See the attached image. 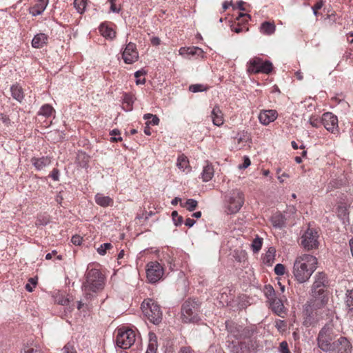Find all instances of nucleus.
Masks as SVG:
<instances>
[{"label": "nucleus", "instance_id": "obj_47", "mask_svg": "<svg viewBox=\"0 0 353 353\" xmlns=\"http://www.w3.org/2000/svg\"><path fill=\"white\" fill-rule=\"evenodd\" d=\"M309 122H310V125L314 128H319L320 126L321 123H322L321 120L319 121L318 119V118L314 116H312L310 118Z\"/></svg>", "mask_w": 353, "mask_h": 353}, {"label": "nucleus", "instance_id": "obj_21", "mask_svg": "<svg viewBox=\"0 0 353 353\" xmlns=\"http://www.w3.org/2000/svg\"><path fill=\"white\" fill-rule=\"evenodd\" d=\"M31 162L37 170H41L51 163V160L48 157H43L41 158H32Z\"/></svg>", "mask_w": 353, "mask_h": 353}, {"label": "nucleus", "instance_id": "obj_40", "mask_svg": "<svg viewBox=\"0 0 353 353\" xmlns=\"http://www.w3.org/2000/svg\"><path fill=\"white\" fill-rule=\"evenodd\" d=\"M134 97L132 94H125L123 98V102L124 103H126L128 105V108L129 110H132V105L134 103Z\"/></svg>", "mask_w": 353, "mask_h": 353}, {"label": "nucleus", "instance_id": "obj_11", "mask_svg": "<svg viewBox=\"0 0 353 353\" xmlns=\"http://www.w3.org/2000/svg\"><path fill=\"white\" fill-rule=\"evenodd\" d=\"M147 268V278L150 283H156L163 275V269L160 263L158 262H150L148 264Z\"/></svg>", "mask_w": 353, "mask_h": 353}, {"label": "nucleus", "instance_id": "obj_59", "mask_svg": "<svg viewBox=\"0 0 353 353\" xmlns=\"http://www.w3.org/2000/svg\"><path fill=\"white\" fill-rule=\"evenodd\" d=\"M194 223H195V221L190 218H188L185 222V225L189 228L193 226Z\"/></svg>", "mask_w": 353, "mask_h": 353}, {"label": "nucleus", "instance_id": "obj_34", "mask_svg": "<svg viewBox=\"0 0 353 353\" xmlns=\"http://www.w3.org/2000/svg\"><path fill=\"white\" fill-rule=\"evenodd\" d=\"M197 204L198 203L196 200L190 199H188L184 205L181 203V205L185 207L188 211L192 212L196 209Z\"/></svg>", "mask_w": 353, "mask_h": 353}, {"label": "nucleus", "instance_id": "obj_38", "mask_svg": "<svg viewBox=\"0 0 353 353\" xmlns=\"http://www.w3.org/2000/svg\"><path fill=\"white\" fill-rule=\"evenodd\" d=\"M50 222V217L47 215H39L35 222L37 226L46 225Z\"/></svg>", "mask_w": 353, "mask_h": 353}, {"label": "nucleus", "instance_id": "obj_54", "mask_svg": "<svg viewBox=\"0 0 353 353\" xmlns=\"http://www.w3.org/2000/svg\"><path fill=\"white\" fill-rule=\"evenodd\" d=\"M59 172L57 169H53V170L52 171V173L50 174V176L52 178V179L54 181H58L59 180Z\"/></svg>", "mask_w": 353, "mask_h": 353}, {"label": "nucleus", "instance_id": "obj_3", "mask_svg": "<svg viewBox=\"0 0 353 353\" xmlns=\"http://www.w3.org/2000/svg\"><path fill=\"white\" fill-rule=\"evenodd\" d=\"M328 301V296L324 290H318L316 293H312V298L305 305V314L306 319L305 323L312 324L315 320L316 311L324 307Z\"/></svg>", "mask_w": 353, "mask_h": 353}, {"label": "nucleus", "instance_id": "obj_22", "mask_svg": "<svg viewBox=\"0 0 353 353\" xmlns=\"http://www.w3.org/2000/svg\"><path fill=\"white\" fill-rule=\"evenodd\" d=\"M47 39V36L45 34H37L32 41V46L35 48H41L46 43Z\"/></svg>", "mask_w": 353, "mask_h": 353}, {"label": "nucleus", "instance_id": "obj_4", "mask_svg": "<svg viewBox=\"0 0 353 353\" xmlns=\"http://www.w3.org/2000/svg\"><path fill=\"white\" fill-rule=\"evenodd\" d=\"M200 304L194 299L186 300L181 307V319L183 323H196L199 321Z\"/></svg>", "mask_w": 353, "mask_h": 353}, {"label": "nucleus", "instance_id": "obj_57", "mask_svg": "<svg viewBox=\"0 0 353 353\" xmlns=\"http://www.w3.org/2000/svg\"><path fill=\"white\" fill-rule=\"evenodd\" d=\"M267 294H268V297H274L275 296V294H274V290L273 289L272 287L270 286L269 288H267Z\"/></svg>", "mask_w": 353, "mask_h": 353}, {"label": "nucleus", "instance_id": "obj_29", "mask_svg": "<svg viewBox=\"0 0 353 353\" xmlns=\"http://www.w3.org/2000/svg\"><path fill=\"white\" fill-rule=\"evenodd\" d=\"M12 96L17 101L21 102L23 99L22 88L19 85H12L11 87Z\"/></svg>", "mask_w": 353, "mask_h": 353}, {"label": "nucleus", "instance_id": "obj_30", "mask_svg": "<svg viewBox=\"0 0 353 353\" xmlns=\"http://www.w3.org/2000/svg\"><path fill=\"white\" fill-rule=\"evenodd\" d=\"M275 250L273 248H270L265 256H264L263 261L265 263L271 265L274 260Z\"/></svg>", "mask_w": 353, "mask_h": 353}, {"label": "nucleus", "instance_id": "obj_31", "mask_svg": "<svg viewBox=\"0 0 353 353\" xmlns=\"http://www.w3.org/2000/svg\"><path fill=\"white\" fill-rule=\"evenodd\" d=\"M87 5V0H74V6L80 14H83Z\"/></svg>", "mask_w": 353, "mask_h": 353}, {"label": "nucleus", "instance_id": "obj_15", "mask_svg": "<svg viewBox=\"0 0 353 353\" xmlns=\"http://www.w3.org/2000/svg\"><path fill=\"white\" fill-rule=\"evenodd\" d=\"M278 114L275 110H263L259 115L260 122L263 125H268L277 118Z\"/></svg>", "mask_w": 353, "mask_h": 353}, {"label": "nucleus", "instance_id": "obj_2", "mask_svg": "<svg viewBox=\"0 0 353 353\" xmlns=\"http://www.w3.org/2000/svg\"><path fill=\"white\" fill-rule=\"evenodd\" d=\"M85 280L82 284L85 299H91L94 294L102 290L105 286V278L97 269L88 270L85 274Z\"/></svg>", "mask_w": 353, "mask_h": 353}, {"label": "nucleus", "instance_id": "obj_24", "mask_svg": "<svg viewBox=\"0 0 353 353\" xmlns=\"http://www.w3.org/2000/svg\"><path fill=\"white\" fill-rule=\"evenodd\" d=\"M99 31L101 35L107 39H113L116 37V32L105 23L100 26Z\"/></svg>", "mask_w": 353, "mask_h": 353}, {"label": "nucleus", "instance_id": "obj_20", "mask_svg": "<svg viewBox=\"0 0 353 353\" xmlns=\"http://www.w3.org/2000/svg\"><path fill=\"white\" fill-rule=\"evenodd\" d=\"M235 139L237 140V148L239 150L242 149L247 144L250 143V136L248 132H242L237 134L235 137Z\"/></svg>", "mask_w": 353, "mask_h": 353}, {"label": "nucleus", "instance_id": "obj_18", "mask_svg": "<svg viewBox=\"0 0 353 353\" xmlns=\"http://www.w3.org/2000/svg\"><path fill=\"white\" fill-rule=\"evenodd\" d=\"M214 125L221 126L223 123V114L219 106H214L211 112Z\"/></svg>", "mask_w": 353, "mask_h": 353}, {"label": "nucleus", "instance_id": "obj_36", "mask_svg": "<svg viewBox=\"0 0 353 353\" xmlns=\"http://www.w3.org/2000/svg\"><path fill=\"white\" fill-rule=\"evenodd\" d=\"M208 88V86L203 84H193L189 86V90L192 92L205 91Z\"/></svg>", "mask_w": 353, "mask_h": 353}, {"label": "nucleus", "instance_id": "obj_53", "mask_svg": "<svg viewBox=\"0 0 353 353\" xmlns=\"http://www.w3.org/2000/svg\"><path fill=\"white\" fill-rule=\"evenodd\" d=\"M82 238L79 236H73L72 237L71 241L74 245H79L81 243Z\"/></svg>", "mask_w": 353, "mask_h": 353}, {"label": "nucleus", "instance_id": "obj_6", "mask_svg": "<svg viewBox=\"0 0 353 353\" xmlns=\"http://www.w3.org/2000/svg\"><path fill=\"white\" fill-rule=\"evenodd\" d=\"M336 340L333 330L328 327H323L317 337L318 347L323 352H331L333 341Z\"/></svg>", "mask_w": 353, "mask_h": 353}, {"label": "nucleus", "instance_id": "obj_9", "mask_svg": "<svg viewBox=\"0 0 353 353\" xmlns=\"http://www.w3.org/2000/svg\"><path fill=\"white\" fill-rule=\"evenodd\" d=\"M244 194L239 190H234L228 199L229 214H235L239 211L244 203Z\"/></svg>", "mask_w": 353, "mask_h": 353}, {"label": "nucleus", "instance_id": "obj_27", "mask_svg": "<svg viewBox=\"0 0 353 353\" xmlns=\"http://www.w3.org/2000/svg\"><path fill=\"white\" fill-rule=\"evenodd\" d=\"M149 338V344L148 346L146 353H156V350L157 348V336L154 334L150 333Z\"/></svg>", "mask_w": 353, "mask_h": 353}, {"label": "nucleus", "instance_id": "obj_16", "mask_svg": "<svg viewBox=\"0 0 353 353\" xmlns=\"http://www.w3.org/2000/svg\"><path fill=\"white\" fill-rule=\"evenodd\" d=\"M327 285V280L326 275L323 272H318L315 276V281L314 282L312 288V293H316L318 290H324V288Z\"/></svg>", "mask_w": 353, "mask_h": 353}, {"label": "nucleus", "instance_id": "obj_28", "mask_svg": "<svg viewBox=\"0 0 353 353\" xmlns=\"http://www.w3.org/2000/svg\"><path fill=\"white\" fill-rule=\"evenodd\" d=\"M276 28L273 23L265 21L261 25V32L265 34H272L275 32Z\"/></svg>", "mask_w": 353, "mask_h": 353}, {"label": "nucleus", "instance_id": "obj_17", "mask_svg": "<svg viewBox=\"0 0 353 353\" xmlns=\"http://www.w3.org/2000/svg\"><path fill=\"white\" fill-rule=\"evenodd\" d=\"M49 0H37L36 3L30 8V13L32 16L41 14L46 8Z\"/></svg>", "mask_w": 353, "mask_h": 353}, {"label": "nucleus", "instance_id": "obj_41", "mask_svg": "<svg viewBox=\"0 0 353 353\" xmlns=\"http://www.w3.org/2000/svg\"><path fill=\"white\" fill-rule=\"evenodd\" d=\"M172 217L174 224L176 226L181 225L183 223V217L179 215L176 211H173L172 212Z\"/></svg>", "mask_w": 353, "mask_h": 353}, {"label": "nucleus", "instance_id": "obj_48", "mask_svg": "<svg viewBox=\"0 0 353 353\" xmlns=\"http://www.w3.org/2000/svg\"><path fill=\"white\" fill-rule=\"evenodd\" d=\"M202 52H203V50L198 47L187 48V54H191V55L200 54Z\"/></svg>", "mask_w": 353, "mask_h": 353}, {"label": "nucleus", "instance_id": "obj_56", "mask_svg": "<svg viewBox=\"0 0 353 353\" xmlns=\"http://www.w3.org/2000/svg\"><path fill=\"white\" fill-rule=\"evenodd\" d=\"M178 353H194L190 347H182Z\"/></svg>", "mask_w": 353, "mask_h": 353}, {"label": "nucleus", "instance_id": "obj_13", "mask_svg": "<svg viewBox=\"0 0 353 353\" xmlns=\"http://www.w3.org/2000/svg\"><path fill=\"white\" fill-rule=\"evenodd\" d=\"M122 58L128 64L133 63L138 60L139 53L135 43L130 42L126 45L122 53Z\"/></svg>", "mask_w": 353, "mask_h": 353}, {"label": "nucleus", "instance_id": "obj_37", "mask_svg": "<svg viewBox=\"0 0 353 353\" xmlns=\"http://www.w3.org/2000/svg\"><path fill=\"white\" fill-rule=\"evenodd\" d=\"M53 110V108L51 105L46 104L41 107L39 114L45 117H49L52 114Z\"/></svg>", "mask_w": 353, "mask_h": 353}, {"label": "nucleus", "instance_id": "obj_60", "mask_svg": "<svg viewBox=\"0 0 353 353\" xmlns=\"http://www.w3.org/2000/svg\"><path fill=\"white\" fill-rule=\"evenodd\" d=\"M161 40L159 37H152L151 39V43L154 46H158L160 44Z\"/></svg>", "mask_w": 353, "mask_h": 353}, {"label": "nucleus", "instance_id": "obj_64", "mask_svg": "<svg viewBox=\"0 0 353 353\" xmlns=\"http://www.w3.org/2000/svg\"><path fill=\"white\" fill-rule=\"evenodd\" d=\"M349 244H350V247L351 254L353 256V238L350 240Z\"/></svg>", "mask_w": 353, "mask_h": 353}, {"label": "nucleus", "instance_id": "obj_63", "mask_svg": "<svg viewBox=\"0 0 353 353\" xmlns=\"http://www.w3.org/2000/svg\"><path fill=\"white\" fill-rule=\"evenodd\" d=\"M144 133L147 135L151 134V130H150V128L149 127V125H146V126L145 127Z\"/></svg>", "mask_w": 353, "mask_h": 353}, {"label": "nucleus", "instance_id": "obj_52", "mask_svg": "<svg viewBox=\"0 0 353 353\" xmlns=\"http://www.w3.org/2000/svg\"><path fill=\"white\" fill-rule=\"evenodd\" d=\"M250 163H251V162H250L249 157H245L243 164L239 165V169H245L248 166H250Z\"/></svg>", "mask_w": 353, "mask_h": 353}, {"label": "nucleus", "instance_id": "obj_1", "mask_svg": "<svg viewBox=\"0 0 353 353\" xmlns=\"http://www.w3.org/2000/svg\"><path fill=\"white\" fill-rule=\"evenodd\" d=\"M317 268V259L310 254L297 256L293 266V274L299 283L307 281Z\"/></svg>", "mask_w": 353, "mask_h": 353}, {"label": "nucleus", "instance_id": "obj_49", "mask_svg": "<svg viewBox=\"0 0 353 353\" xmlns=\"http://www.w3.org/2000/svg\"><path fill=\"white\" fill-rule=\"evenodd\" d=\"M280 353H291L289 348L288 344L286 341H282L279 345Z\"/></svg>", "mask_w": 353, "mask_h": 353}, {"label": "nucleus", "instance_id": "obj_44", "mask_svg": "<svg viewBox=\"0 0 353 353\" xmlns=\"http://www.w3.org/2000/svg\"><path fill=\"white\" fill-rule=\"evenodd\" d=\"M82 160V162H80V165L81 167H85L87 165V162L88 159V157L85 155L84 153H79L77 156V160L80 161Z\"/></svg>", "mask_w": 353, "mask_h": 353}, {"label": "nucleus", "instance_id": "obj_58", "mask_svg": "<svg viewBox=\"0 0 353 353\" xmlns=\"http://www.w3.org/2000/svg\"><path fill=\"white\" fill-rule=\"evenodd\" d=\"M323 6V0H320L315 3V5L312 7L313 10H320Z\"/></svg>", "mask_w": 353, "mask_h": 353}, {"label": "nucleus", "instance_id": "obj_8", "mask_svg": "<svg viewBox=\"0 0 353 353\" xmlns=\"http://www.w3.org/2000/svg\"><path fill=\"white\" fill-rule=\"evenodd\" d=\"M301 245L306 250L316 249L319 246V234L316 230L308 228L301 236Z\"/></svg>", "mask_w": 353, "mask_h": 353}, {"label": "nucleus", "instance_id": "obj_35", "mask_svg": "<svg viewBox=\"0 0 353 353\" xmlns=\"http://www.w3.org/2000/svg\"><path fill=\"white\" fill-rule=\"evenodd\" d=\"M345 303L349 310H353V290L347 291Z\"/></svg>", "mask_w": 353, "mask_h": 353}, {"label": "nucleus", "instance_id": "obj_25", "mask_svg": "<svg viewBox=\"0 0 353 353\" xmlns=\"http://www.w3.org/2000/svg\"><path fill=\"white\" fill-rule=\"evenodd\" d=\"M214 176V168L211 164L208 163L203 168V170L202 172V179L203 181H209L212 179Z\"/></svg>", "mask_w": 353, "mask_h": 353}, {"label": "nucleus", "instance_id": "obj_51", "mask_svg": "<svg viewBox=\"0 0 353 353\" xmlns=\"http://www.w3.org/2000/svg\"><path fill=\"white\" fill-rule=\"evenodd\" d=\"M23 353H41V351L38 347L27 346L24 348Z\"/></svg>", "mask_w": 353, "mask_h": 353}, {"label": "nucleus", "instance_id": "obj_23", "mask_svg": "<svg viewBox=\"0 0 353 353\" xmlns=\"http://www.w3.org/2000/svg\"><path fill=\"white\" fill-rule=\"evenodd\" d=\"M95 201L102 207H107L113 204V200L110 197L104 196L102 194H97L95 196Z\"/></svg>", "mask_w": 353, "mask_h": 353}, {"label": "nucleus", "instance_id": "obj_26", "mask_svg": "<svg viewBox=\"0 0 353 353\" xmlns=\"http://www.w3.org/2000/svg\"><path fill=\"white\" fill-rule=\"evenodd\" d=\"M285 218L281 214H276L272 217V225L279 228H281L285 226Z\"/></svg>", "mask_w": 353, "mask_h": 353}, {"label": "nucleus", "instance_id": "obj_39", "mask_svg": "<svg viewBox=\"0 0 353 353\" xmlns=\"http://www.w3.org/2000/svg\"><path fill=\"white\" fill-rule=\"evenodd\" d=\"M262 246V239L256 237L252 243V248L254 252H259Z\"/></svg>", "mask_w": 353, "mask_h": 353}, {"label": "nucleus", "instance_id": "obj_12", "mask_svg": "<svg viewBox=\"0 0 353 353\" xmlns=\"http://www.w3.org/2000/svg\"><path fill=\"white\" fill-rule=\"evenodd\" d=\"M352 345L346 337L340 336L333 341L330 353H351Z\"/></svg>", "mask_w": 353, "mask_h": 353}, {"label": "nucleus", "instance_id": "obj_45", "mask_svg": "<svg viewBox=\"0 0 353 353\" xmlns=\"http://www.w3.org/2000/svg\"><path fill=\"white\" fill-rule=\"evenodd\" d=\"M285 268L283 264L278 263L274 267V272L277 275H283L285 274Z\"/></svg>", "mask_w": 353, "mask_h": 353}, {"label": "nucleus", "instance_id": "obj_42", "mask_svg": "<svg viewBox=\"0 0 353 353\" xmlns=\"http://www.w3.org/2000/svg\"><path fill=\"white\" fill-rule=\"evenodd\" d=\"M112 248V245L110 243H103L97 249V252L100 255H104L106 253V250Z\"/></svg>", "mask_w": 353, "mask_h": 353}, {"label": "nucleus", "instance_id": "obj_7", "mask_svg": "<svg viewBox=\"0 0 353 353\" xmlns=\"http://www.w3.org/2000/svg\"><path fill=\"white\" fill-rule=\"evenodd\" d=\"M135 342V333L131 329L123 330L122 328L118 330L116 338L117 346L122 349L130 347Z\"/></svg>", "mask_w": 353, "mask_h": 353}, {"label": "nucleus", "instance_id": "obj_55", "mask_svg": "<svg viewBox=\"0 0 353 353\" xmlns=\"http://www.w3.org/2000/svg\"><path fill=\"white\" fill-rule=\"evenodd\" d=\"M110 2V10L111 11L114 12H119L120 10V8H117L115 5V1L116 0H109Z\"/></svg>", "mask_w": 353, "mask_h": 353}, {"label": "nucleus", "instance_id": "obj_32", "mask_svg": "<svg viewBox=\"0 0 353 353\" xmlns=\"http://www.w3.org/2000/svg\"><path fill=\"white\" fill-rule=\"evenodd\" d=\"M143 119L145 120H149L152 119L150 121H148L146 125H149L150 124L153 125H157L159 123V119L157 115H154L152 114H145L143 116Z\"/></svg>", "mask_w": 353, "mask_h": 353}, {"label": "nucleus", "instance_id": "obj_33", "mask_svg": "<svg viewBox=\"0 0 353 353\" xmlns=\"http://www.w3.org/2000/svg\"><path fill=\"white\" fill-rule=\"evenodd\" d=\"M177 166L179 167V169H182L183 170L188 168L189 161L188 158L183 154L178 157Z\"/></svg>", "mask_w": 353, "mask_h": 353}, {"label": "nucleus", "instance_id": "obj_61", "mask_svg": "<svg viewBox=\"0 0 353 353\" xmlns=\"http://www.w3.org/2000/svg\"><path fill=\"white\" fill-rule=\"evenodd\" d=\"M146 72L144 70H138L134 73V76L136 78H139V77L142 75H145Z\"/></svg>", "mask_w": 353, "mask_h": 353}, {"label": "nucleus", "instance_id": "obj_14", "mask_svg": "<svg viewBox=\"0 0 353 353\" xmlns=\"http://www.w3.org/2000/svg\"><path fill=\"white\" fill-rule=\"evenodd\" d=\"M321 122L327 130L332 133L338 132V119L332 112L324 113L322 116Z\"/></svg>", "mask_w": 353, "mask_h": 353}, {"label": "nucleus", "instance_id": "obj_10", "mask_svg": "<svg viewBox=\"0 0 353 353\" xmlns=\"http://www.w3.org/2000/svg\"><path fill=\"white\" fill-rule=\"evenodd\" d=\"M273 69L272 63L269 61H263L261 59L255 57L250 61L248 71L253 73L269 74Z\"/></svg>", "mask_w": 353, "mask_h": 353}, {"label": "nucleus", "instance_id": "obj_19", "mask_svg": "<svg viewBox=\"0 0 353 353\" xmlns=\"http://www.w3.org/2000/svg\"><path fill=\"white\" fill-rule=\"evenodd\" d=\"M269 301L270 303V305L272 310L278 315H281V314L283 312L284 305L282 301L277 297H269Z\"/></svg>", "mask_w": 353, "mask_h": 353}, {"label": "nucleus", "instance_id": "obj_43", "mask_svg": "<svg viewBox=\"0 0 353 353\" xmlns=\"http://www.w3.org/2000/svg\"><path fill=\"white\" fill-rule=\"evenodd\" d=\"M37 278H30L28 280V283H27L25 286V288L28 292H32L33 288L37 285Z\"/></svg>", "mask_w": 353, "mask_h": 353}, {"label": "nucleus", "instance_id": "obj_62", "mask_svg": "<svg viewBox=\"0 0 353 353\" xmlns=\"http://www.w3.org/2000/svg\"><path fill=\"white\" fill-rule=\"evenodd\" d=\"M57 254V251L56 250H53L51 253H48L46 255V259L47 260H50L52 259V256L53 255H55Z\"/></svg>", "mask_w": 353, "mask_h": 353}, {"label": "nucleus", "instance_id": "obj_5", "mask_svg": "<svg viewBox=\"0 0 353 353\" xmlns=\"http://www.w3.org/2000/svg\"><path fill=\"white\" fill-rule=\"evenodd\" d=\"M144 316L152 323L159 324L162 320V312L159 305L152 299L145 300L141 304Z\"/></svg>", "mask_w": 353, "mask_h": 353}, {"label": "nucleus", "instance_id": "obj_46", "mask_svg": "<svg viewBox=\"0 0 353 353\" xmlns=\"http://www.w3.org/2000/svg\"><path fill=\"white\" fill-rule=\"evenodd\" d=\"M275 327L279 332H283L286 328V323L282 320H278L275 322Z\"/></svg>", "mask_w": 353, "mask_h": 353}, {"label": "nucleus", "instance_id": "obj_50", "mask_svg": "<svg viewBox=\"0 0 353 353\" xmlns=\"http://www.w3.org/2000/svg\"><path fill=\"white\" fill-rule=\"evenodd\" d=\"M63 350L64 353H77L74 347L70 343L66 344Z\"/></svg>", "mask_w": 353, "mask_h": 353}]
</instances>
